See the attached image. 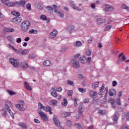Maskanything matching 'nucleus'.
Returning a JSON list of instances; mask_svg holds the SVG:
<instances>
[{
  "instance_id": "nucleus-1",
  "label": "nucleus",
  "mask_w": 129,
  "mask_h": 129,
  "mask_svg": "<svg viewBox=\"0 0 129 129\" xmlns=\"http://www.w3.org/2000/svg\"><path fill=\"white\" fill-rule=\"evenodd\" d=\"M11 14L13 16H15V18H13L11 19V22L13 24H20L22 22V18L20 17L21 16V13L17 11H13L11 12Z\"/></svg>"
},
{
  "instance_id": "nucleus-2",
  "label": "nucleus",
  "mask_w": 129,
  "mask_h": 129,
  "mask_svg": "<svg viewBox=\"0 0 129 129\" xmlns=\"http://www.w3.org/2000/svg\"><path fill=\"white\" fill-rule=\"evenodd\" d=\"M30 26H31V23L30 21L28 20H25L22 22L21 25V31L23 33H27L28 31H29V29H30Z\"/></svg>"
},
{
  "instance_id": "nucleus-3",
  "label": "nucleus",
  "mask_w": 129,
  "mask_h": 129,
  "mask_svg": "<svg viewBox=\"0 0 129 129\" xmlns=\"http://www.w3.org/2000/svg\"><path fill=\"white\" fill-rule=\"evenodd\" d=\"M9 62L15 68L17 67H19L20 66V61L18 59H16L14 58H10Z\"/></svg>"
},
{
  "instance_id": "nucleus-4",
  "label": "nucleus",
  "mask_w": 129,
  "mask_h": 129,
  "mask_svg": "<svg viewBox=\"0 0 129 129\" xmlns=\"http://www.w3.org/2000/svg\"><path fill=\"white\" fill-rule=\"evenodd\" d=\"M19 103L20 104L16 105V107L17 109H18V110H20V111H24L26 110V108L22 107L24 106V105H25V103L24 102V101L20 100L19 101Z\"/></svg>"
},
{
  "instance_id": "nucleus-5",
  "label": "nucleus",
  "mask_w": 129,
  "mask_h": 129,
  "mask_svg": "<svg viewBox=\"0 0 129 129\" xmlns=\"http://www.w3.org/2000/svg\"><path fill=\"white\" fill-rule=\"evenodd\" d=\"M38 112L42 120H44V121H47L48 120V117H47V115H46L43 111L38 110Z\"/></svg>"
},
{
  "instance_id": "nucleus-6",
  "label": "nucleus",
  "mask_w": 129,
  "mask_h": 129,
  "mask_svg": "<svg viewBox=\"0 0 129 129\" xmlns=\"http://www.w3.org/2000/svg\"><path fill=\"white\" fill-rule=\"evenodd\" d=\"M71 63L73 68L75 69L79 68V67L80 66V64H79V61L75 59H72L71 60Z\"/></svg>"
},
{
  "instance_id": "nucleus-7",
  "label": "nucleus",
  "mask_w": 129,
  "mask_h": 129,
  "mask_svg": "<svg viewBox=\"0 0 129 129\" xmlns=\"http://www.w3.org/2000/svg\"><path fill=\"white\" fill-rule=\"evenodd\" d=\"M70 5L71 7V8H73L74 10H76V11H78V12H80L81 11V8H79V7H76V4L74 3V2L73 1H71L70 2Z\"/></svg>"
},
{
  "instance_id": "nucleus-8",
  "label": "nucleus",
  "mask_w": 129,
  "mask_h": 129,
  "mask_svg": "<svg viewBox=\"0 0 129 129\" xmlns=\"http://www.w3.org/2000/svg\"><path fill=\"white\" fill-rule=\"evenodd\" d=\"M98 93L97 92H95L92 90L89 91V96L92 98H96L97 97Z\"/></svg>"
},
{
  "instance_id": "nucleus-9",
  "label": "nucleus",
  "mask_w": 129,
  "mask_h": 129,
  "mask_svg": "<svg viewBox=\"0 0 129 129\" xmlns=\"http://www.w3.org/2000/svg\"><path fill=\"white\" fill-rule=\"evenodd\" d=\"M73 125L77 129H86V127L83 124L74 123Z\"/></svg>"
},
{
  "instance_id": "nucleus-10",
  "label": "nucleus",
  "mask_w": 129,
  "mask_h": 129,
  "mask_svg": "<svg viewBox=\"0 0 129 129\" xmlns=\"http://www.w3.org/2000/svg\"><path fill=\"white\" fill-rule=\"evenodd\" d=\"M57 34H58V31L54 29L53 31L49 34V36L51 39H54V38L56 37V35H57Z\"/></svg>"
},
{
  "instance_id": "nucleus-11",
  "label": "nucleus",
  "mask_w": 129,
  "mask_h": 129,
  "mask_svg": "<svg viewBox=\"0 0 129 129\" xmlns=\"http://www.w3.org/2000/svg\"><path fill=\"white\" fill-rule=\"evenodd\" d=\"M27 53H28V50L27 49L23 50L22 49H20L17 51V54H21L22 56L26 55Z\"/></svg>"
},
{
  "instance_id": "nucleus-12",
  "label": "nucleus",
  "mask_w": 129,
  "mask_h": 129,
  "mask_svg": "<svg viewBox=\"0 0 129 129\" xmlns=\"http://www.w3.org/2000/svg\"><path fill=\"white\" fill-rule=\"evenodd\" d=\"M103 22L105 23L106 22V19H102V18H98L96 21V24L98 25H101L103 24Z\"/></svg>"
},
{
  "instance_id": "nucleus-13",
  "label": "nucleus",
  "mask_w": 129,
  "mask_h": 129,
  "mask_svg": "<svg viewBox=\"0 0 129 129\" xmlns=\"http://www.w3.org/2000/svg\"><path fill=\"white\" fill-rule=\"evenodd\" d=\"M113 120L114 123H117V120H118V114H117V112L114 113L113 115Z\"/></svg>"
},
{
  "instance_id": "nucleus-14",
  "label": "nucleus",
  "mask_w": 129,
  "mask_h": 129,
  "mask_svg": "<svg viewBox=\"0 0 129 129\" xmlns=\"http://www.w3.org/2000/svg\"><path fill=\"white\" fill-rule=\"evenodd\" d=\"M2 113L1 114L3 116V117H8L9 116V114L7 112L6 109H2Z\"/></svg>"
},
{
  "instance_id": "nucleus-15",
  "label": "nucleus",
  "mask_w": 129,
  "mask_h": 129,
  "mask_svg": "<svg viewBox=\"0 0 129 129\" xmlns=\"http://www.w3.org/2000/svg\"><path fill=\"white\" fill-rule=\"evenodd\" d=\"M104 88H105V86L104 84H103L102 86L99 88V92L98 93L99 95H103V90H104Z\"/></svg>"
},
{
  "instance_id": "nucleus-16",
  "label": "nucleus",
  "mask_w": 129,
  "mask_h": 129,
  "mask_svg": "<svg viewBox=\"0 0 129 129\" xmlns=\"http://www.w3.org/2000/svg\"><path fill=\"white\" fill-rule=\"evenodd\" d=\"M43 110H45V111H48L50 114H52L53 113L52 112V108L51 107L47 106L46 107H43Z\"/></svg>"
},
{
  "instance_id": "nucleus-17",
  "label": "nucleus",
  "mask_w": 129,
  "mask_h": 129,
  "mask_svg": "<svg viewBox=\"0 0 129 129\" xmlns=\"http://www.w3.org/2000/svg\"><path fill=\"white\" fill-rule=\"evenodd\" d=\"M105 11L106 12H112L113 11V7L110 5H107L105 7Z\"/></svg>"
},
{
  "instance_id": "nucleus-18",
  "label": "nucleus",
  "mask_w": 129,
  "mask_h": 129,
  "mask_svg": "<svg viewBox=\"0 0 129 129\" xmlns=\"http://www.w3.org/2000/svg\"><path fill=\"white\" fill-rule=\"evenodd\" d=\"M53 120L54 123H55V125H56V126H60V124L61 123L60 122V121H59V120H58V118L54 117L53 118Z\"/></svg>"
},
{
  "instance_id": "nucleus-19",
  "label": "nucleus",
  "mask_w": 129,
  "mask_h": 129,
  "mask_svg": "<svg viewBox=\"0 0 129 129\" xmlns=\"http://www.w3.org/2000/svg\"><path fill=\"white\" fill-rule=\"evenodd\" d=\"M116 94V92H115V89H111L110 90L109 92V96H113V95H115Z\"/></svg>"
},
{
  "instance_id": "nucleus-20",
  "label": "nucleus",
  "mask_w": 129,
  "mask_h": 129,
  "mask_svg": "<svg viewBox=\"0 0 129 129\" xmlns=\"http://www.w3.org/2000/svg\"><path fill=\"white\" fill-rule=\"evenodd\" d=\"M6 109L8 110V112L9 113H10V115H11L12 118H15V115L14 114L13 111H12V110H11V108H10V107H7Z\"/></svg>"
},
{
  "instance_id": "nucleus-21",
  "label": "nucleus",
  "mask_w": 129,
  "mask_h": 129,
  "mask_svg": "<svg viewBox=\"0 0 129 129\" xmlns=\"http://www.w3.org/2000/svg\"><path fill=\"white\" fill-rule=\"evenodd\" d=\"M24 86H25V87H26V89H27V90H29V91H31L32 90V88L31 87V86H30V85H29V83H28V82H24Z\"/></svg>"
},
{
  "instance_id": "nucleus-22",
  "label": "nucleus",
  "mask_w": 129,
  "mask_h": 129,
  "mask_svg": "<svg viewBox=\"0 0 129 129\" xmlns=\"http://www.w3.org/2000/svg\"><path fill=\"white\" fill-rule=\"evenodd\" d=\"M43 64L46 67L50 66L51 65V61L49 60H46L44 61Z\"/></svg>"
},
{
  "instance_id": "nucleus-23",
  "label": "nucleus",
  "mask_w": 129,
  "mask_h": 129,
  "mask_svg": "<svg viewBox=\"0 0 129 129\" xmlns=\"http://www.w3.org/2000/svg\"><path fill=\"white\" fill-rule=\"evenodd\" d=\"M98 85H99V82H94L92 84V87L93 89H96L97 87H98Z\"/></svg>"
},
{
  "instance_id": "nucleus-24",
  "label": "nucleus",
  "mask_w": 129,
  "mask_h": 129,
  "mask_svg": "<svg viewBox=\"0 0 129 129\" xmlns=\"http://www.w3.org/2000/svg\"><path fill=\"white\" fill-rule=\"evenodd\" d=\"M5 5H6V6H7V7H14V4L12 3L10 1H8V0L5 1Z\"/></svg>"
},
{
  "instance_id": "nucleus-25",
  "label": "nucleus",
  "mask_w": 129,
  "mask_h": 129,
  "mask_svg": "<svg viewBox=\"0 0 129 129\" xmlns=\"http://www.w3.org/2000/svg\"><path fill=\"white\" fill-rule=\"evenodd\" d=\"M11 106H12V103L9 101H6L5 105V108H7V107H10Z\"/></svg>"
},
{
  "instance_id": "nucleus-26",
  "label": "nucleus",
  "mask_w": 129,
  "mask_h": 129,
  "mask_svg": "<svg viewBox=\"0 0 129 129\" xmlns=\"http://www.w3.org/2000/svg\"><path fill=\"white\" fill-rule=\"evenodd\" d=\"M71 115V112H65L62 114V116L63 117H67V116H70Z\"/></svg>"
},
{
  "instance_id": "nucleus-27",
  "label": "nucleus",
  "mask_w": 129,
  "mask_h": 129,
  "mask_svg": "<svg viewBox=\"0 0 129 129\" xmlns=\"http://www.w3.org/2000/svg\"><path fill=\"white\" fill-rule=\"evenodd\" d=\"M73 45L76 47H80V46H81V45H82V43L80 41H77V42L74 43Z\"/></svg>"
},
{
  "instance_id": "nucleus-28",
  "label": "nucleus",
  "mask_w": 129,
  "mask_h": 129,
  "mask_svg": "<svg viewBox=\"0 0 129 129\" xmlns=\"http://www.w3.org/2000/svg\"><path fill=\"white\" fill-rule=\"evenodd\" d=\"M5 31V32H8V33H14V32H15V29L13 28H6Z\"/></svg>"
},
{
  "instance_id": "nucleus-29",
  "label": "nucleus",
  "mask_w": 129,
  "mask_h": 129,
  "mask_svg": "<svg viewBox=\"0 0 129 129\" xmlns=\"http://www.w3.org/2000/svg\"><path fill=\"white\" fill-rule=\"evenodd\" d=\"M21 66L22 68H23V69H26L28 68V67H29V65L28 64V63H27V62H23L21 64Z\"/></svg>"
},
{
  "instance_id": "nucleus-30",
  "label": "nucleus",
  "mask_w": 129,
  "mask_h": 129,
  "mask_svg": "<svg viewBox=\"0 0 129 129\" xmlns=\"http://www.w3.org/2000/svg\"><path fill=\"white\" fill-rule=\"evenodd\" d=\"M63 102H61L62 106H67V103H68L67 99L64 98L63 99Z\"/></svg>"
},
{
  "instance_id": "nucleus-31",
  "label": "nucleus",
  "mask_w": 129,
  "mask_h": 129,
  "mask_svg": "<svg viewBox=\"0 0 129 129\" xmlns=\"http://www.w3.org/2000/svg\"><path fill=\"white\" fill-rule=\"evenodd\" d=\"M67 30L70 31V33L73 32V31H74V26L71 25L69 26V28H67Z\"/></svg>"
},
{
  "instance_id": "nucleus-32",
  "label": "nucleus",
  "mask_w": 129,
  "mask_h": 129,
  "mask_svg": "<svg viewBox=\"0 0 129 129\" xmlns=\"http://www.w3.org/2000/svg\"><path fill=\"white\" fill-rule=\"evenodd\" d=\"M78 90L80 92H81L82 93H85L86 92V88H78Z\"/></svg>"
},
{
  "instance_id": "nucleus-33",
  "label": "nucleus",
  "mask_w": 129,
  "mask_h": 129,
  "mask_svg": "<svg viewBox=\"0 0 129 129\" xmlns=\"http://www.w3.org/2000/svg\"><path fill=\"white\" fill-rule=\"evenodd\" d=\"M85 54L86 56L89 57V56L91 55V51L90 50H87L85 51Z\"/></svg>"
},
{
  "instance_id": "nucleus-34",
  "label": "nucleus",
  "mask_w": 129,
  "mask_h": 129,
  "mask_svg": "<svg viewBox=\"0 0 129 129\" xmlns=\"http://www.w3.org/2000/svg\"><path fill=\"white\" fill-rule=\"evenodd\" d=\"M38 107L39 109L38 110H40V109H42V108L44 109V107H45V106H43V104H42V103L39 102L38 103Z\"/></svg>"
},
{
  "instance_id": "nucleus-35",
  "label": "nucleus",
  "mask_w": 129,
  "mask_h": 129,
  "mask_svg": "<svg viewBox=\"0 0 129 129\" xmlns=\"http://www.w3.org/2000/svg\"><path fill=\"white\" fill-rule=\"evenodd\" d=\"M29 34H37V31L35 29H31L29 31Z\"/></svg>"
},
{
  "instance_id": "nucleus-36",
  "label": "nucleus",
  "mask_w": 129,
  "mask_h": 129,
  "mask_svg": "<svg viewBox=\"0 0 129 129\" xmlns=\"http://www.w3.org/2000/svg\"><path fill=\"white\" fill-rule=\"evenodd\" d=\"M58 17L63 18L64 17V13L63 12H58L57 13Z\"/></svg>"
},
{
  "instance_id": "nucleus-37",
  "label": "nucleus",
  "mask_w": 129,
  "mask_h": 129,
  "mask_svg": "<svg viewBox=\"0 0 129 129\" xmlns=\"http://www.w3.org/2000/svg\"><path fill=\"white\" fill-rule=\"evenodd\" d=\"M9 46L10 47V48H11V49H12V50H13V51H15V52L16 53H18V49H16L13 45H11V44H9Z\"/></svg>"
},
{
  "instance_id": "nucleus-38",
  "label": "nucleus",
  "mask_w": 129,
  "mask_h": 129,
  "mask_svg": "<svg viewBox=\"0 0 129 129\" xmlns=\"http://www.w3.org/2000/svg\"><path fill=\"white\" fill-rule=\"evenodd\" d=\"M8 92L9 93V95H16V94H17V93L13 91H11V90H8Z\"/></svg>"
},
{
  "instance_id": "nucleus-39",
  "label": "nucleus",
  "mask_w": 129,
  "mask_h": 129,
  "mask_svg": "<svg viewBox=\"0 0 129 129\" xmlns=\"http://www.w3.org/2000/svg\"><path fill=\"white\" fill-rule=\"evenodd\" d=\"M66 123L67 125H69V126L72 125V123H71V120L69 119L66 120Z\"/></svg>"
},
{
  "instance_id": "nucleus-40",
  "label": "nucleus",
  "mask_w": 129,
  "mask_h": 129,
  "mask_svg": "<svg viewBox=\"0 0 129 129\" xmlns=\"http://www.w3.org/2000/svg\"><path fill=\"white\" fill-rule=\"evenodd\" d=\"M26 7L28 11H31V10L32 9V5L30 4H28L26 5Z\"/></svg>"
},
{
  "instance_id": "nucleus-41",
  "label": "nucleus",
  "mask_w": 129,
  "mask_h": 129,
  "mask_svg": "<svg viewBox=\"0 0 129 129\" xmlns=\"http://www.w3.org/2000/svg\"><path fill=\"white\" fill-rule=\"evenodd\" d=\"M122 9L123 10H126L127 12L129 10V7L126 6L125 5H123L121 7Z\"/></svg>"
},
{
  "instance_id": "nucleus-42",
  "label": "nucleus",
  "mask_w": 129,
  "mask_h": 129,
  "mask_svg": "<svg viewBox=\"0 0 129 129\" xmlns=\"http://www.w3.org/2000/svg\"><path fill=\"white\" fill-rule=\"evenodd\" d=\"M68 95L69 96H72V95H73V90H68Z\"/></svg>"
},
{
  "instance_id": "nucleus-43",
  "label": "nucleus",
  "mask_w": 129,
  "mask_h": 129,
  "mask_svg": "<svg viewBox=\"0 0 129 129\" xmlns=\"http://www.w3.org/2000/svg\"><path fill=\"white\" fill-rule=\"evenodd\" d=\"M108 101L111 105H112L115 102V100L114 99H109Z\"/></svg>"
},
{
  "instance_id": "nucleus-44",
  "label": "nucleus",
  "mask_w": 129,
  "mask_h": 129,
  "mask_svg": "<svg viewBox=\"0 0 129 129\" xmlns=\"http://www.w3.org/2000/svg\"><path fill=\"white\" fill-rule=\"evenodd\" d=\"M52 105H57V100H52L50 101Z\"/></svg>"
},
{
  "instance_id": "nucleus-45",
  "label": "nucleus",
  "mask_w": 129,
  "mask_h": 129,
  "mask_svg": "<svg viewBox=\"0 0 129 129\" xmlns=\"http://www.w3.org/2000/svg\"><path fill=\"white\" fill-rule=\"evenodd\" d=\"M68 49H69V48L67 46V47H63L61 50V52H66Z\"/></svg>"
},
{
  "instance_id": "nucleus-46",
  "label": "nucleus",
  "mask_w": 129,
  "mask_h": 129,
  "mask_svg": "<svg viewBox=\"0 0 129 129\" xmlns=\"http://www.w3.org/2000/svg\"><path fill=\"white\" fill-rule=\"evenodd\" d=\"M98 113L99 114H101L102 115H103V114H105V111L104 110H99Z\"/></svg>"
},
{
  "instance_id": "nucleus-47",
  "label": "nucleus",
  "mask_w": 129,
  "mask_h": 129,
  "mask_svg": "<svg viewBox=\"0 0 129 129\" xmlns=\"http://www.w3.org/2000/svg\"><path fill=\"white\" fill-rule=\"evenodd\" d=\"M40 19L42 21H46V20H47V17H46L45 15H42L40 17Z\"/></svg>"
},
{
  "instance_id": "nucleus-48",
  "label": "nucleus",
  "mask_w": 129,
  "mask_h": 129,
  "mask_svg": "<svg viewBox=\"0 0 129 129\" xmlns=\"http://www.w3.org/2000/svg\"><path fill=\"white\" fill-rule=\"evenodd\" d=\"M7 40L8 41H10V42L13 41V40H14V38L12 36H9L7 37Z\"/></svg>"
},
{
  "instance_id": "nucleus-49",
  "label": "nucleus",
  "mask_w": 129,
  "mask_h": 129,
  "mask_svg": "<svg viewBox=\"0 0 129 129\" xmlns=\"http://www.w3.org/2000/svg\"><path fill=\"white\" fill-rule=\"evenodd\" d=\"M78 101V99H77V98L73 99V101L74 102V106H77V101Z\"/></svg>"
},
{
  "instance_id": "nucleus-50",
  "label": "nucleus",
  "mask_w": 129,
  "mask_h": 129,
  "mask_svg": "<svg viewBox=\"0 0 129 129\" xmlns=\"http://www.w3.org/2000/svg\"><path fill=\"white\" fill-rule=\"evenodd\" d=\"M51 95L53 96V97H57V93L56 92H51Z\"/></svg>"
},
{
  "instance_id": "nucleus-51",
  "label": "nucleus",
  "mask_w": 129,
  "mask_h": 129,
  "mask_svg": "<svg viewBox=\"0 0 129 129\" xmlns=\"http://www.w3.org/2000/svg\"><path fill=\"white\" fill-rule=\"evenodd\" d=\"M28 58H29V59H34V58H35V55H34L33 54H30L28 56Z\"/></svg>"
},
{
  "instance_id": "nucleus-52",
  "label": "nucleus",
  "mask_w": 129,
  "mask_h": 129,
  "mask_svg": "<svg viewBox=\"0 0 129 129\" xmlns=\"http://www.w3.org/2000/svg\"><path fill=\"white\" fill-rule=\"evenodd\" d=\"M68 84H70L71 86H74V84L73 83V82L68 80Z\"/></svg>"
},
{
  "instance_id": "nucleus-53",
  "label": "nucleus",
  "mask_w": 129,
  "mask_h": 129,
  "mask_svg": "<svg viewBox=\"0 0 129 129\" xmlns=\"http://www.w3.org/2000/svg\"><path fill=\"white\" fill-rule=\"evenodd\" d=\"M37 8L39 9V10H43L44 9V7L43 6L41 5V4H38Z\"/></svg>"
},
{
  "instance_id": "nucleus-54",
  "label": "nucleus",
  "mask_w": 129,
  "mask_h": 129,
  "mask_svg": "<svg viewBox=\"0 0 129 129\" xmlns=\"http://www.w3.org/2000/svg\"><path fill=\"white\" fill-rule=\"evenodd\" d=\"M25 5H26V1H22L21 2H20V6H23V7H24Z\"/></svg>"
},
{
  "instance_id": "nucleus-55",
  "label": "nucleus",
  "mask_w": 129,
  "mask_h": 129,
  "mask_svg": "<svg viewBox=\"0 0 129 129\" xmlns=\"http://www.w3.org/2000/svg\"><path fill=\"white\" fill-rule=\"evenodd\" d=\"M116 104L117 105H120V99L118 98L116 100Z\"/></svg>"
},
{
  "instance_id": "nucleus-56",
  "label": "nucleus",
  "mask_w": 129,
  "mask_h": 129,
  "mask_svg": "<svg viewBox=\"0 0 129 129\" xmlns=\"http://www.w3.org/2000/svg\"><path fill=\"white\" fill-rule=\"evenodd\" d=\"M111 29V26L108 25L105 27V31H108V30H110Z\"/></svg>"
},
{
  "instance_id": "nucleus-57",
  "label": "nucleus",
  "mask_w": 129,
  "mask_h": 129,
  "mask_svg": "<svg viewBox=\"0 0 129 129\" xmlns=\"http://www.w3.org/2000/svg\"><path fill=\"white\" fill-rule=\"evenodd\" d=\"M84 59H85V57H84V56H81L80 57V60L81 61L82 63H84Z\"/></svg>"
},
{
  "instance_id": "nucleus-58",
  "label": "nucleus",
  "mask_w": 129,
  "mask_h": 129,
  "mask_svg": "<svg viewBox=\"0 0 129 129\" xmlns=\"http://www.w3.org/2000/svg\"><path fill=\"white\" fill-rule=\"evenodd\" d=\"M84 112V109H79L78 113H79V114H82Z\"/></svg>"
},
{
  "instance_id": "nucleus-59",
  "label": "nucleus",
  "mask_w": 129,
  "mask_h": 129,
  "mask_svg": "<svg viewBox=\"0 0 129 129\" xmlns=\"http://www.w3.org/2000/svg\"><path fill=\"white\" fill-rule=\"evenodd\" d=\"M78 77L79 78V79H81V80H83L84 77H83V75H82V74H79L78 75Z\"/></svg>"
},
{
  "instance_id": "nucleus-60",
  "label": "nucleus",
  "mask_w": 129,
  "mask_h": 129,
  "mask_svg": "<svg viewBox=\"0 0 129 129\" xmlns=\"http://www.w3.org/2000/svg\"><path fill=\"white\" fill-rule=\"evenodd\" d=\"M33 120L34 122H36V123H40V122H41V121H40L38 119H34Z\"/></svg>"
},
{
  "instance_id": "nucleus-61",
  "label": "nucleus",
  "mask_w": 129,
  "mask_h": 129,
  "mask_svg": "<svg viewBox=\"0 0 129 129\" xmlns=\"http://www.w3.org/2000/svg\"><path fill=\"white\" fill-rule=\"evenodd\" d=\"M17 43H21L22 42V39L21 38H18L16 40Z\"/></svg>"
},
{
  "instance_id": "nucleus-62",
  "label": "nucleus",
  "mask_w": 129,
  "mask_h": 129,
  "mask_svg": "<svg viewBox=\"0 0 129 129\" xmlns=\"http://www.w3.org/2000/svg\"><path fill=\"white\" fill-rule=\"evenodd\" d=\"M53 10L55 12V13H57V6L56 5H53Z\"/></svg>"
},
{
  "instance_id": "nucleus-63",
  "label": "nucleus",
  "mask_w": 129,
  "mask_h": 129,
  "mask_svg": "<svg viewBox=\"0 0 129 129\" xmlns=\"http://www.w3.org/2000/svg\"><path fill=\"white\" fill-rule=\"evenodd\" d=\"M127 120L129 121V113H127L125 115Z\"/></svg>"
},
{
  "instance_id": "nucleus-64",
  "label": "nucleus",
  "mask_w": 129,
  "mask_h": 129,
  "mask_svg": "<svg viewBox=\"0 0 129 129\" xmlns=\"http://www.w3.org/2000/svg\"><path fill=\"white\" fill-rule=\"evenodd\" d=\"M121 129H129V128L126 126H122Z\"/></svg>"
}]
</instances>
